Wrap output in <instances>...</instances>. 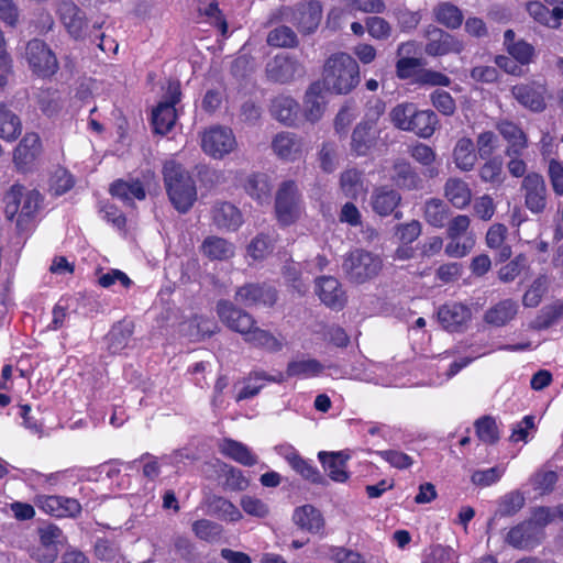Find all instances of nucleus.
Masks as SVG:
<instances>
[{"instance_id": "nucleus-51", "label": "nucleus", "mask_w": 563, "mask_h": 563, "mask_svg": "<svg viewBox=\"0 0 563 563\" xmlns=\"http://www.w3.org/2000/svg\"><path fill=\"white\" fill-rule=\"evenodd\" d=\"M210 507L211 511L222 520L236 522L242 519V512L239 508L225 498L219 497L213 499Z\"/></svg>"}, {"instance_id": "nucleus-27", "label": "nucleus", "mask_w": 563, "mask_h": 563, "mask_svg": "<svg viewBox=\"0 0 563 563\" xmlns=\"http://www.w3.org/2000/svg\"><path fill=\"white\" fill-rule=\"evenodd\" d=\"M294 523L301 530L319 533L324 527V519L319 509L312 505L297 507L292 514Z\"/></svg>"}, {"instance_id": "nucleus-53", "label": "nucleus", "mask_w": 563, "mask_h": 563, "mask_svg": "<svg viewBox=\"0 0 563 563\" xmlns=\"http://www.w3.org/2000/svg\"><path fill=\"white\" fill-rule=\"evenodd\" d=\"M424 217L428 223L441 228L448 219V208L440 199H430L426 202Z\"/></svg>"}, {"instance_id": "nucleus-63", "label": "nucleus", "mask_w": 563, "mask_h": 563, "mask_svg": "<svg viewBox=\"0 0 563 563\" xmlns=\"http://www.w3.org/2000/svg\"><path fill=\"white\" fill-rule=\"evenodd\" d=\"M376 454L398 470H407L413 465V459L398 450L377 451Z\"/></svg>"}, {"instance_id": "nucleus-14", "label": "nucleus", "mask_w": 563, "mask_h": 563, "mask_svg": "<svg viewBox=\"0 0 563 563\" xmlns=\"http://www.w3.org/2000/svg\"><path fill=\"white\" fill-rule=\"evenodd\" d=\"M527 11L536 22L558 29L563 19V0L530 1L527 3Z\"/></svg>"}, {"instance_id": "nucleus-36", "label": "nucleus", "mask_w": 563, "mask_h": 563, "mask_svg": "<svg viewBox=\"0 0 563 563\" xmlns=\"http://www.w3.org/2000/svg\"><path fill=\"white\" fill-rule=\"evenodd\" d=\"M446 199L459 209L465 208L472 199V191L468 185L457 178H450L444 186Z\"/></svg>"}, {"instance_id": "nucleus-26", "label": "nucleus", "mask_w": 563, "mask_h": 563, "mask_svg": "<svg viewBox=\"0 0 563 563\" xmlns=\"http://www.w3.org/2000/svg\"><path fill=\"white\" fill-rule=\"evenodd\" d=\"M63 534L55 526H47L40 530V545L47 547V553L34 551L33 556L41 563H52L56 560L62 543Z\"/></svg>"}, {"instance_id": "nucleus-35", "label": "nucleus", "mask_w": 563, "mask_h": 563, "mask_svg": "<svg viewBox=\"0 0 563 563\" xmlns=\"http://www.w3.org/2000/svg\"><path fill=\"white\" fill-rule=\"evenodd\" d=\"M400 195L385 187L377 188L371 199L373 210L379 216L390 214L400 202Z\"/></svg>"}, {"instance_id": "nucleus-23", "label": "nucleus", "mask_w": 563, "mask_h": 563, "mask_svg": "<svg viewBox=\"0 0 563 563\" xmlns=\"http://www.w3.org/2000/svg\"><path fill=\"white\" fill-rule=\"evenodd\" d=\"M274 153L282 159L296 161L303 154V142L296 134L280 132L272 142Z\"/></svg>"}, {"instance_id": "nucleus-64", "label": "nucleus", "mask_w": 563, "mask_h": 563, "mask_svg": "<svg viewBox=\"0 0 563 563\" xmlns=\"http://www.w3.org/2000/svg\"><path fill=\"white\" fill-rule=\"evenodd\" d=\"M456 552L448 547L435 545L426 554L422 563H456Z\"/></svg>"}, {"instance_id": "nucleus-59", "label": "nucleus", "mask_w": 563, "mask_h": 563, "mask_svg": "<svg viewBox=\"0 0 563 563\" xmlns=\"http://www.w3.org/2000/svg\"><path fill=\"white\" fill-rule=\"evenodd\" d=\"M507 52L521 65L532 63L536 56L534 47L526 41H517L516 44H509Z\"/></svg>"}, {"instance_id": "nucleus-24", "label": "nucleus", "mask_w": 563, "mask_h": 563, "mask_svg": "<svg viewBox=\"0 0 563 563\" xmlns=\"http://www.w3.org/2000/svg\"><path fill=\"white\" fill-rule=\"evenodd\" d=\"M321 18V4L318 1H309L297 8L294 22L301 32L312 33L319 26Z\"/></svg>"}, {"instance_id": "nucleus-11", "label": "nucleus", "mask_w": 563, "mask_h": 563, "mask_svg": "<svg viewBox=\"0 0 563 563\" xmlns=\"http://www.w3.org/2000/svg\"><path fill=\"white\" fill-rule=\"evenodd\" d=\"M302 211L300 197L294 181H285L276 197V214L283 224H290Z\"/></svg>"}, {"instance_id": "nucleus-9", "label": "nucleus", "mask_w": 563, "mask_h": 563, "mask_svg": "<svg viewBox=\"0 0 563 563\" xmlns=\"http://www.w3.org/2000/svg\"><path fill=\"white\" fill-rule=\"evenodd\" d=\"M25 58L32 71L38 77H49L58 69L57 58L51 48L40 40L27 43Z\"/></svg>"}, {"instance_id": "nucleus-60", "label": "nucleus", "mask_w": 563, "mask_h": 563, "mask_svg": "<svg viewBox=\"0 0 563 563\" xmlns=\"http://www.w3.org/2000/svg\"><path fill=\"white\" fill-rule=\"evenodd\" d=\"M195 534L206 541H213L222 533V527L213 521L201 519L192 523Z\"/></svg>"}, {"instance_id": "nucleus-22", "label": "nucleus", "mask_w": 563, "mask_h": 563, "mask_svg": "<svg viewBox=\"0 0 563 563\" xmlns=\"http://www.w3.org/2000/svg\"><path fill=\"white\" fill-rule=\"evenodd\" d=\"M318 459L322 464L328 476L336 483H344L349 479V472L346 471V462L350 454L345 451L325 452L320 451Z\"/></svg>"}, {"instance_id": "nucleus-2", "label": "nucleus", "mask_w": 563, "mask_h": 563, "mask_svg": "<svg viewBox=\"0 0 563 563\" xmlns=\"http://www.w3.org/2000/svg\"><path fill=\"white\" fill-rule=\"evenodd\" d=\"M322 87L336 95L351 92L360 82V67L346 53H335L324 63Z\"/></svg>"}, {"instance_id": "nucleus-8", "label": "nucleus", "mask_w": 563, "mask_h": 563, "mask_svg": "<svg viewBox=\"0 0 563 563\" xmlns=\"http://www.w3.org/2000/svg\"><path fill=\"white\" fill-rule=\"evenodd\" d=\"M158 184L153 173H146L142 179H119L110 187L113 197L121 199L123 202L131 205L133 200H144L146 191L157 190Z\"/></svg>"}, {"instance_id": "nucleus-16", "label": "nucleus", "mask_w": 563, "mask_h": 563, "mask_svg": "<svg viewBox=\"0 0 563 563\" xmlns=\"http://www.w3.org/2000/svg\"><path fill=\"white\" fill-rule=\"evenodd\" d=\"M515 99L525 108L534 112L545 109L547 87L541 82L520 84L511 89Z\"/></svg>"}, {"instance_id": "nucleus-21", "label": "nucleus", "mask_w": 563, "mask_h": 563, "mask_svg": "<svg viewBox=\"0 0 563 563\" xmlns=\"http://www.w3.org/2000/svg\"><path fill=\"white\" fill-rule=\"evenodd\" d=\"M327 92L320 81L308 87L303 98V114L308 121L317 122L322 118L327 106Z\"/></svg>"}, {"instance_id": "nucleus-40", "label": "nucleus", "mask_w": 563, "mask_h": 563, "mask_svg": "<svg viewBox=\"0 0 563 563\" xmlns=\"http://www.w3.org/2000/svg\"><path fill=\"white\" fill-rule=\"evenodd\" d=\"M22 131L20 118L5 104L0 103V137L4 141H14Z\"/></svg>"}, {"instance_id": "nucleus-4", "label": "nucleus", "mask_w": 563, "mask_h": 563, "mask_svg": "<svg viewBox=\"0 0 563 563\" xmlns=\"http://www.w3.org/2000/svg\"><path fill=\"white\" fill-rule=\"evenodd\" d=\"M5 214L9 219L16 217V225L26 229L35 218L42 201L41 194L21 185H13L5 194Z\"/></svg>"}, {"instance_id": "nucleus-61", "label": "nucleus", "mask_w": 563, "mask_h": 563, "mask_svg": "<svg viewBox=\"0 0 563 563\" xmlns=\"http://www.w3.org/2000/svg\"><path fill=\"white\" fill-rule=\"evenodd\" d=\"M240 505L243 511L249 516H253L256 518H265L269 514L268 505L255 496H242Z\"/></svg>"}, {"instance_id": "nucleus-17", "label": "nucleus", "mask_w": 563, "mask_h": 563, "mask_svg": "<svg viewBox=\"0 0 563 563\" xmlns=\"http://www.w3.org/2000/svg\"><path fill=\"white\" fill-rule=\"evenodd\" d=\"M56 13L74 37H80L87 26L85 13L71 0H57Z\"/></svg>"}, {"instance_id": "nucleus-62", "label": "nucleus", "mask_w": 563, "mask_h": 563, "mask_svg": "<svg viewBox=\"0 0 563 563\" xmlns=\"http://www.w3.org/2000/svg\"><path fill=\"white\" fill-rule=\"evenodd\" d=\"M525 505V497L519 492H512L505 495L498 506L497 514L500 516H512L518 512Z\"/></svg>"}, {"instance_id": "nucleus-37", "label": "nucleus", "mask_w": 563, "mask_h": 563, "mask_svg": "<svg viewBox=\"0 0 563 563\" xmlns=\"http://www.w3.org/2000/svg\"><path fill=\"white\" fill-rule=\"evenodd\" d=\"M517 312L518 303L514 300L506 299L486 311L485 321L495 327H501L512 320Z\"/></svg>"}, {"instance_id": "nucleus-56", "label": "nucleus", "mask_w": 563, "mask_h": 563, "mask_svg": "<svg viewBox=\"0 0 563 563\" xmlns=\"http://www.w3.org/2000/svg\"><path fill=\"white\" fill-rule=\"evenodd\" d=\"M549 280L545 276L537 277L525 292L522 302L526 307H537L548 289Z\"/></svg>"}, {"instance_id": "nucleus-41", "label": "nucleus", "mask_w": 563, "mask_h": 563, "mask_svg": "<svg viewBox=\"0 0 563 563\" xmlns=\"http://www.w3.org/2000/svg\"><path fill=\"white\" fill-rule=\"evenodd\" d=\"M433 13L435 20L448 29L455 30L462 25V11L450 2L439 3L434 8Z\"/></svg>"}, {"instance_id": "nucleus-18", "label": "nucleus", "mask_w": 563, "mask_h": 563, "mask_svg": "<svg viewBox=\"0 0 563 563\" xmlns=\"http://www.w3.org/2000/svg\"><path fill=\"white\" fill-rule=\"evenodd\" d=\"M42 143L36 133H26L14 151V163L22 169H29L41 156Z\"/></svg>"}, {"instance_id": "nucleus-57", "label": "nucleus", "mask_w": 563, "mask_h": 563, "mask_svg": "<svg viewBox=\"0 0 563 563\" xmlns=\"http://www.w3.org/2000/svg\"><path fill=\"white\" fill-rule=\"evenodd\" d=\"M267 43L276 47H291L297 44V36L288 26H279L271 31Z\"/></svg>"}, {"instance_id": "nucleus-31", "label": "nucleus", "mask_w": 563, "mask_h": 563, "mask_svg": "<svg viewBox=\"0 0 563 563\" xmlns=\"http://www.w3.org/2000/svg\"><path fill=\"white\" fill-rule=\"evenodd\" d=\"M539 539V528L527 521L514 527L506 538L510 545L518 549H529L536 545Z\"/></svg>"}, {"instance_id": "nucleus-5", "label": "nucleus", "mask_w": 563, "mask_h": 563, "mask_svg": "<svg viewBox=\"0 0 563 563\" xmlns=\"http://www.w3.org/2000/svg\"><path fill=\"white\" fill-rule=\"evenodd\" d=\"M385 104L375 100L365 114V119L357 124L352 134V150L356 155H366L376 144L378 129L376 122L384 112Z\"/></svg>"}, {"instance_id": "nucleus-54", "label": "nucleus", "mask_w": 563, "mask_h": 563, "mask_svg": "<svg viewBox=\"0 0 563 563\" xmlns=\"http://www.w3.org/2000/svg\"><path fill=\"white\" fill-rule=\"evenodd\" d=\"M475 245L473 234H465L459 238L450 239L445 246V254L450 257L461 258L466 256Z\"/></svg>"}, {"instance_id": "nucleus-45", "label": "nucleus", "mask_w": 563, "mask_h": 563, "mask_svg": "<svg viewBox=\"0 0 563 563\" xmlns=\"http://www.w3.org/2000/svg\"><path fill=\"white\" fill-rule=\"evenodd\" d=\"M507 234V228L504 224H493L486 234V244L489 249H498L499 261H507L511 256V249L505 245V239Z\"/></svg>"}, {"instance_id": "nucleus-43", "label": "nucleus", "mask_w": 563, "mask_h": 563, "mask_svg": "<svg viewBox=\"0 0 563 563\" xmlns=\"http://www.w3.org/2000/svg\"><path fill=\"white\" fill-rule=\"evenodd\" d=\"M216 223L229 230H236L243 222L242 214L238 208L231 203H221L213 213Z\"/></svg>"}, {"instance_id": "nucleus-3", "label": "nucleus", "mask_w": 563, "mask_h": 563, "mask_svg": "<svg viewBox=\"0 0 563 563\" xmlns=\"http://www.w3.org/2000/svg\"><path fill=\"white\" fill-rule=\"evenodd\" d=\"M163 174L170 202L179 212H187L197 199L191 176L174 159L165 163Z\"/></svg>"}, {"instance_id": "nucleus-38", "label": "nucleus", "mask_w": 563, "mask_h": 563, "mask_svg": "<svg viewBox=\"0 0 563 563\" xmlns=\"http://www.w3.org/2000/svg\"><path fill=\"white\" fill-rule=\"evenodd\" d=\"M438 124L439 120L433 111L418 110L416 108V113L410 124L412 129H409V132H413L422 139H429L435 132Z\"/></svg>"}, {"instance_id": "nucleus-52", "label": "nucleus", "mask_w": 563, "mask_h": 563, "mask_svg": "<svg viewBox=\"0 0 563 563\" xmlns=\"http://www.w3.org/2000/svg\"><path fill=\"white\" fill-rule=\"evenodd\" d=\"M478 439L486 444H494L499 439L497 422L492 417H482L475 422Z\"/></svg>"}, {"instance_id": "nucleus-34", "label": "nucleus", "mask_w": 563, "mask_h": 563, "mask_svg": "<svg viewBox=\"0 0 563 563\" xmlns=\"http://www.w3.org/2000/svg\"><path fill=\"white\" fill-rule=\"evenodd\" d=\"M271 112L279 122L292 125L298 119L299 104L289 96H278L272 102Z\"/></svg>"}, {"instance_id": "nucleus-49", "label": "nucleus", "mask_w": 563, "mask_h": 563, "mask_svg": "<svg viewBox=\"0 0 563 563\" xmlns=\"http://www.w3.org/2000/svg\"><path fill=\"white\" fill-rule=\"evenodd\" d=\"M416 106L410 102L399 103L391 109L389 118L391 123L399 130L408 131L412 129L410 126L413 115L416 113Z\"/></svg>"}, {"instance_id": "nucleus-10", "label": "nucleus", "mask_w": 563, "mask_h": 563, "mask_svg": "<svg viewBox=\"0 0 563 563\" xmlns=\"http://www.w3.org/2000/svg\"><path fill=\"white\" fill-rule=\"evenodd\" d=\"M166 101L159 102L153 110L152 122L156 133H168L176 122L175 104L180 100V87L178 82H169Z\"/></svg>"}, {"instance_id": "nucleus-6", "label": "nucleus", "mask_w": 563, "mask_h": 563, "mask_svg": "<svg viewBox=\"0 0 563 563\" xmlns=\"http://www.w3.org/2000/svg\"><path fill=\"white\" fill-rule=\"evenodd\" d=\"M201 148L208 156L221 159L234 152L238 142L230 128L214 125L205 130L201 134Z\"/></svg>"}, {"instance_id": "nucleus-19", "label": "nucleus", "mask_w": 563, "mask_h": 563, "mask_svg": "<svg viewBox=\"0 0 563 563\" xmlns=\"http://www.w3.org/2000/svg\"><path fill=\"white\" fill-rule=\"evenodd\" d=\"M316 292L320 300L332 309H342L346 296L339 280L331 276H323L316 280Z\"/></svg>"}, {"instance_id": "nucleus-25", "label": "nucleus", "mask_w": 563, "mask_h": 563, "mask_svg": "<svg viewBox=\"0 0 563 563\" xmlns=\"http://www.w3.org/2000/svg\"><path fill=\"white\" fill-rule=\"evenodd\" d=\"M235 300L246 307L260 303L273 305L276 300V294L272 287L246 285L236 291Z\"/></svg>"}, {"instance_id": "nucleus-32", "label": "nucleus", "mask_w": 563, "mask_h": 563, "mask_svg": "<svg viewBox=\"0 0 563 563\" xmlns=\"http://www.w3.org/2000/svg\"><path fill=\"white\" fill-rule=\"evenodd\" d=\"M497 130L508 142L507 155H520L528 146V139L523 131L514 122L501 121L497 124Z\"/></svg>"}, {"instance_id": "nucleus-1", "label": "nucleus", "mask_w": 563, "mask_h": 563, "mask_svg": "<svg viewBox=\"0 0 563 563\" xmlns=\"http://www.w3.org/2000/svg\"><path fill=\"white\" fill-rule=\"evenodd\" d=\"M218 314L222 322L230 329L244 335L245 340L256 346L276 352L283 347V340L269 332L254 327L253 318L239 309L231 302L221 301L218 305Z\"/></svg>"}, {"instance_id": "nucleus-29", "label": "nucleus", "mask_w": 563, "mask_h": 563, "mask_svg": "<svg viewBox=\"0 0 563 563\" xmlns=\"http://www.w3.org/2000/svg\"><path fill=\"white\" fill-rule=\"evenodd\" d=\"M416 43H402L398 47V55L400 56L396 64V73L400 79L416 78L420 71L419 67L422 66V60L407 55L416 51Z\"/></svg>"}, {"instance_id": "nucleus-46", "label": "nucleus", "mask_w": 563, "mask_h": 563, "mask_svg": "<svg viewBox=\"0 0 563 563\" xmlns=\"http://www.w3.org/2000/svg\"><path fill=\"white\" fill-rule=\"evenodd\" d=\"M133 334V328L131 322H119L108 334L109 349L113 353H119L124 350Z\"/></svg>"}, {"instance_id": "nucleus-28", "label": "nucleus", "mask_w": 563, "mask_h": 563, "mask_svg": "<svg viewBox=\"0 0 563 563\" xmlns=\"http://www.w3.org/2000/svg\"><path fill=\"white\" fill-rule=\"evenodd\" d=\"M438 318L446 330L456 331L471 319V311L462 303H446L439 309Z\"/></svg>"}, {"instance_id": "nucleus-30", "label": "nucleus", "mask_w": 563, "mask_h": 563, "mask_svg": "<svg viewBox=\"0 0 563 563\" xmlns=\"http://www.w3.org/2000/svg\"><path fill=\"white\" fill-rule=\"evenodd\" d=\"M284 374L278 372L275 375H268L264 372H252L245 380L244 387L240 390L236 396V400H243L256 396L262 388L268 383H282L284 382Z\"/></svg>"}, {"instance_id": "nucleus-7", "label": "nucleus", "mask_w": 563, "mask_h": 563, "mask_svg": "<svg viewBox=\"0 0 563 563\" xmlns=\"http://www.w3.org/2000/svg\"><path fill=\"white\" fill-rule=\"evenodd\" d=\"M380 267L382 261L379 257L363 250L351 252L343 263L344 272L355 283H364L376 276Z\"/></svg>"}, {"instance_id": "nucleus-48", "label": "nucleus", "mask_w": 563, "mask_h": 563, "mask_svg": "<svg viewBox=\"0 0 563 563\" xmlns=\"http://www.w3.org/2000/svg\"><path fill=\"white\" fill-rule=\"evenodd\" d=\"M341 188L346 197L354 199L363 197L366 191L361 174L355 169H350L342 174Z\"/></svg>"}, {"instance_id": "nucleus-44", "label": "nucleus", "mask_w": 563, "mask_h": 563, "mask_svg": "<svg viewBox=\"0 0 563 563\" xmlns=\"http://www.w3.org/2000/svg\"><path fill=\"white\" fill-rule=\"evenodd\" d=\"M323 365L314 358H298L291 361L287 366V375L300 378H310L320 375Z\"/></svg>"}, {"instance_id": "nucleus-15", "label": "nucleus", "mask_w": 563, "mask_h": 563, "mask_svg": "<svg viewBox=\"0 0 563 563\" xmlns=\"http://www.w3.org/2000/svg\"><path fill=\"white\" fill-rule=\"evenodd\" d=\"M526 207L533 213H540L547 206V186L541 175L528 174L521 184Z\"/></svg>"}, {"instance_id": "nucleus-12", "label": "nucleus", "mask_w": 563, "mask_h": 563, "mask_svg": "<svg viewBox=\"0 0 563 563\" xmlns=\"http://www.w3.org/2000/svg\"><path fill=\"white\" fill-rule=\"evenodd\" d=\"M426 53L430 56L459 54L464 48L463 41L443 30L429 25L426 30Z\"/></svg>"}, {"instance_id": "nucleus-50", "label": "nucleus", "mask_w": 563, "mask_h": 563, "mask_svg": "<svg viewBox=\"0 0 563 563\" xmlns=\"http://www.w3.org/2000/svg\"><path fill=\"white\" fill-rule=\"evenodd\" d=\"M390 178L398 187L411 188L415 187L417 177L411 170L409 163L404 159H397L394 163Z\"/></svg>"}, {"instance_id": "nucleus-42", "label": "nucleus", "mask_w": 563, "mask_h": 563, "mask_svg": "<svg viewBox=\"0 0 563 563\" xmlns=\"http://www.w3.org/2000/svg\"><path fill=\"white\" fill-rule=\"evenodd\" d=\"M202 252L211 260H228L234 254V246L224 239L209 236L202 243Z\"/></svg>"}, {"instance_id": "nucleus-47", "label": "nucleus", "mask_w": 563, "mask_h": 563, "mask_svg": "<svg viewBox=\"0 0 563 563\" xmlns=\"http://www.w3.org/2000/svg\"><path fill=\"white\" fill-rule=\"evenodd\" d=\"M245 190L251 197L263 205L269 201L272 186L266 175L257 174L247 179Z\"/></svg>"}, {"instance_id": "nucleus-58", "label": "nucleus", "mask_w": 563, "mask_h": 563, "mask_svg": "<svg viewBox=\"0 0 563 563\" xmlns=\"http://www.w3.org/2000/svg\"><path fill=\"white\" fill-rule=\"evenodd\" d=\"M327 555L335 563H365L361 553L344 547H328Z\"/></svg>"}, {"instance_id": "nucleus-13", "label": "nucleus", "mask_w": 563, "mask_h": 563, "mask_svg": "<svg viewBox=\"0 0 563 563\" xmlns=\"http://www.w3.org/2000/svg\"><path fill=\"white\" fill-rule=\"evenodd\" d=\"M266 74L271 80L285 84L303 77L305 68L296 58L278 54L267 63Z\"/></svg>"}, {"instance_id": "nucleus-33", "label": "nucleus", "mask_w": 563, "mask_h": 563, "mask_svg": "<svg viewBox=\"0 0 563 563\" xmlns=\"http://www.w3.org/2000/svg\"><path fill=\"white\" fill-rule=\"evenodd\" d=\"M219 451L227 457L245 466L257 463V456L243 443L232 439H224L219 443Z\"/></svg>"}, {"instance_id": "nucleus-20", "label": "nucleus", "mask_w": 563, "mask_h": 563, "mask_svg": "<svg viewBox=\"0 0 563 563\" xmlns=\"http://www.w3.org/2000/svg\"><path fill=\"white\" fill-rule=\"evenodd\" d=\"M37 505L44 512L59 518L75 517L81 510L76 499L64 496H43L38 498Z\"/></svg>"}, {"instance_id": "nucleus-39", "label": "nucleus", "mask_w": 563, "mask_h": 563, "mask_svg": "<svg viewBox=\"0 0 563 563\" xmlns=\"http://www.w3.org/2000/svg\"><path fill=\"white\" fill-rule=\"evenodd\" d=\"M453 159L459 169L464 172L473 169L477 155L471 139L462 137L456 142L453 150Z\"/></svg>"}, {"instance_id": "nucleus-55", "label": "nucleus", "mask_w": 563, "mask_h": 563, "mask_svg": "<svg viewBox=\"0 0 563 563\" xmlns=\"http://www.w3.org/2000/svg\"><path fill=\"white\" fill-rule=\"evenodd\" d=\"M505 465H496L487 470H478L472 474L471 481L474 485L488 487L497 483L505 474Z\"/></svg>"}]
</instances>
